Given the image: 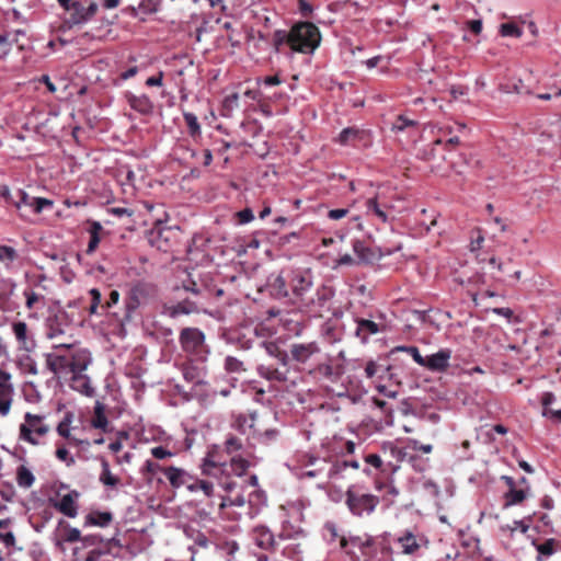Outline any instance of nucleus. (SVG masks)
<instances>
[{
  "instance_id": "1",
  "label": "nucleus",
  "mask_w": 561,
  "mask_h": 561,
  "mask_svg": "<svg viewBox=\"0 0 561 561\" xmlns=\"http://www.w3.org/2000/svg\"><path fill=\"white\" fill-rule=\"evenodd\" d=\"M46 369L57 379L68 382V386L82 396L92 398L95 389L91 378L87 375L93 363L88 348L77 347L73 344H54L53 352L44 354Z\"/></svg>"
},
{
  "instance_id": "2",
  "label": "nucleus",
  "mask_w": 561,
  "mask_h": 561,
  "mask_svg": "<svg viewBox=\"0 0 561 561\" xmlns=\"http://www.w3.org/2000/svg\"><path fill=\"white\" fill-rule=\"evenodd\" d=\"M249 467L250 462L241 456H232L230 461L224 460L217 445L208 449L199 465L202 474L216 479L218 485L229 493L239 488L234 478L242 477Z\"/></svg>"
},
{
  "instance_id": "3",
  "label": "nucleus",
  "mask_w": 561,
  "mask_h": 561,
  "mask_svg": "<svg viewBox=\"0 0 561 561\" xmlns=\"http://www.w3.org/2000/svg\"><path fill=\"white\" fill-rule=\"evenodd\" d=\"M312 286L313 273L310 268H287L268 278V289L274 298H289L296 304L309 294Z\"/></svg>"
},
{
  "instance_id": "4",
  "label": "nucleus",
  "mask_w": 561,
  "mask_h": 561,
  "mask_svg": "<svg viewBox=\"0 0 561 561\" xmlns=\"http://www.w3.org/2000/svg\"><path fill=\"white\" fill-rule=\"evenodd\" d=\"M320 42V31L311 22L297 23L289 31L276 30L272 35V45L275 53H279L282 47L287 45L293 51L313 54Z\"/></svg>"
},
{
  "instance_id": "5",
  "label": "nucleus",
  "mask_w": 561,
  "mask_h": 561,
  "mask_svg": "<svg viewBox=\"0 0 561 561\" xmlns=\"http://www.w3.org/2000/svg\"><path fill=\"white\" fill-rule=\"evenodd\" d=\"M379 497L365 490L364 486L352 484L345 492V505L355 517L371 515L379 505Z\"/></svg>"
},
{
  "instance_id": "6",
  "label": "nucleus",
  "mask_w": 561,
  "mask_h": 561,
  "mask_svg": "<svg viewBox=\"0 0 561 561\" xmlns=\"http://www.w3.org/2000/svg\"><path fill=\"white\" fill-rule=\"evenodd\" d=\"M158 290L153 284L139 282L135 284L130 290L128 291L127 297L125 298V312L123 317H118L116 313L114 316L117 318V321L123 327L126 323L130 322L136 310L150 302L152 299L157 297Z\"/></svg>"
},
{
  "instance_id": "7",
  "label": "nucleus",
  "mask_w": 561,
  "mask_h": 561,
  "mask_svg": "<svg viewBox=\"0 0 561 561\" xmlns=\"http://www.w3.org/2000/svg\"><path fill=\"white\" fill-rule=\"evenodd\" d=\"M335 296L333 287L322 284L317 287L312 296L308 294L297 304L299 308L310 317H322L331 309V301Z\"/></svg>"
},
{
  "instance_id": "8",
  "label": "nucleus",
  "mask_w": 561,
  "mask_h": 561,
  "mask_svg": "<svg viewBox=\"0 0 561 561\" xmlns=\"http://www.w3.org/2000/svg\"><path fill=\"white\" fill-rule=\"evenodd\" d=\"M49 425L45 422V415L26 412L24 421L19 426V440L32 446L42 444L41 438L49 433Z\"/></svg>"
},
{
  "instance_id": "9",
  "label": "nucleus",
  "mask_w": 561,
  "mask_h": 561,
  "mask_svg": "<svg viewBox=\"0 0 561 561\" xmlns=\"http://www.w3.org/2000/svg\"><path fill=\"white\" fill-rule=\"evenodd\" d=\"M58 3L68 13L67 23L71 26L88 23L99 9L94 0H58Z\"/></svg>"
},
{
  "instance_id": "10",
  "label": "nucleus",
  "mask_w": 561,
  "mask_h": 561,
  "mask_svg": "<svg viewBox=\"0 0 561 561\" xmlns=\"http://www.w3.org/2000/svg\"><path fill=\"white\" fill-rule=\"evenodd\" d=\"M374 537L367 534L362 536L341 537V550L353 561H371V547Z\"/></svg>"
},
{
  "instance_id": "11",
  "label": "nucleus",
  "mask_w": 561,
  "mask_h": 561,
  "mask_svg": "<svg viewBox=\"0 0 561 561\" xmlns=\"http://www.w3.org/2000/svg\"><path fill=\"white\" fill-rule=\"evenodd\" d=\"M179 342L185 353L195 356L199 360H205L209 353L205 345V334L197 328L181 330Z\"/></svg>"
},
{
  "instance_id": "12",
  "label": "nucleus",
  "mask_w": 561,
  "mask_h": 561,
  "mask_svg": "<svg viewBox=\"0 0 561 561\" xmlns=\"http://www.w3.org/2000/svg\"><path fill=\"white\" fill-rule=\"evenodd\" d=\"M69 314L62 309L51 310L45 319V334L48 340L64 335L70 327Z\"/></svg>"
},
{
  "instance_id": "13",
  "label": "nucleus",
  "mask_w": 561,
  "mask_h": 561,
  "mask_svg": "<svg viewBox=\"0 0 561 561\" xmlns=\"http://www.w3.org/2000/svg\"><path fill=\"white\" fill-rule=\"evenodd\" d=\"M12 333L16 340L20 351L32 353L37 347L34 333L30 330L26 322L16 320L11 323Z\"/></svg>"
},
{
  "instance_id": "14",
  "label": "nucleus",
  "mask_w": 561,
  "mask_h": 561,
  "mask_svg": "<svg viewBox=\"0 0 561 561\" xmlns=\"http://www.w3.org/2000/svg\"><path fill=\"white\" fill-rule=\"evenodd\" d=\"M394 542L401 553L407 556H416L422 548L427 546V539L423 535H415L410 530H405L401 536L397 537Z\"/></svg>"
},
{
  "instance_id": "15",
  "label": "nucleus",
  "mask_w": 561,
  "mask_h": 561,
  "mask_svg": "<svg viewBox=\"0 0 561 561\" xmlns=\"http://www.w3.org/2000/svg\"><path fill=\"white\" fill-rule=\"evenodd\" d=\"M320 352L321 348L314 341L308 343H293L290 345L289 359H293L298 364L306 365L316 355L320 354Z\"/></svg>"
},
{
  "instance_id": "16",
  "label": "nucleus",
  "mask_w": 561,
  "mask_h": 561,
  "mask_svg": "<svg viewBox=\"0 0 561 561\" xmlns=\"http://www.w3.org/2000/svg\"><path fill=\"white\" fill-rule=\"evenodd\" d=\"M16 196L15 207L18 210H21L23 207H28L34 214H41L45 208H51L54 205L51 199L30 196L23 190H19Z\"/></svg>"
},
{
  "instance_id": "17",
  "label": "nucleus",
  "mask_w": 561,
  "mask_h": 561,
  "mask_svg": "<svg viewBox=\"0 0 561 561\" xmlns=\"http://www.w3.org/2000/svg\"><path fill=\"white\" fill-rule=\"evenodd\" d=\"M327 467L328 461L325 459H320L314 456H307V461L301 467L297 476L300 479L327 477Z\"/></svg>"
},
{
  "instance_id": "18",
  "label": "nucleus",
  "mask_w": 561,
  "mask_h": 561,
  "mask_svg": "<svg viewBox=\"0 0 561 561\" xmlns=\"http://www.w3.org/2000/svg\"><path fill=\"white\" fill-rule=\"evenodd\" d=\"M383 450L385 453L389 451L390 456L396 460V463L391 461L387 463L392 473L399 469L400 463H408V461L411 460L412 450L408 440L404 446H397L392 443H387L383 445Z\"/></svg>"
},
{
  "instance_id": "19",
  "label": "nucleus",
  "mask_w": 561,
  "mask_h": 561,
  "mask_svg": "<svg viewBox=\"0 0 561 561\" xmlns=\"http://www.w3.org/2000/svg\"><path fill=\"white\" fill-rule=\"evenodd\" d=\"M337 141L343 146L358 144L367 146L370 142V133L357 127H346L340 133Z\"/></svg>"
},
{
  "instance_id": "20",
  "label": "nucleus",
  "mask_w": 561,
  "mask_h": 561,
  "mask_svg": "<svg viewBox=\"0 0 561 561\" xmlns=\"http://www.w3.org/2000/svg\"><path fill=\"white\" fill-rule=\"evenodd\" d=\"M80 493L76 490L61 496V499L54 504V507L69 518H75L78 515V499Z\"/></svg>"
},
{
  "instance_id": "21",
  "label": "nucleus",
  "mask_w": 561,
  "mask_h": 561,
  "mask_svg": "<svg viewBox=\"0 0 561 561\" xmlns=\"http://www.w3.org/2000/svg\"><path fill=\"white\" fill-rule=\"evenodd\" d=\"M450 358L451 351L449 348H440L438 352L426 356L424 367L431 371L443 373L449 367Z\"/></svg>"
},
{
  "instance_id": "22",
  "label": "nucleus",
  "mask_w": 561,
  "mask_h": 561,
  "mask_svg": "<svg viewBox=\"0 0 561 561\" xmlns=\"http://www.w3.org/2000/svg\"><path fill=\"white\" fill-rule=\"evenodd\" d=\"M163 474L168 479L170 485L174 489L186 486L188 490V485L193 479V476L190 472L174 466L165 467V469H163Z\"/></svg>"
},
{
  "instance_id": "23",
  "label": "nucleus",
  "mask_w": 561,
  "mask_h": 561,
  "mask_svg": "<svg viewBox=\"0 0 561 561\" xmlns=\"http://www.w3.org/2000/svg\"><path fill=\"white\" fill-rule=\"evenodd\" d=\"M198 311V307L195 301L184 299L174 305H163L161 313L169 318H178L180 316H187Z\"/></svg>"
},
{
  "instance_id": "24",
  "label": "nucleus",
  "mask_w": 561,
  "mask_h": 561,
  "mask_svg": "<svg viewBox=\"0 0 561 561\" xmlns=\"http://www.w3.org/2000/svg\"><path fill=\"white\" fill-rule=\"evenodd\" d=\"M371 561H392L393 549L387 537H374Z\"/></svg>"
},
{
  "instance_id": "25",
  "label": "nucleus",
  "mask_w": 561,
  "mask_h": 561,
  "mask_svg": "<svg viewBox=\"0 0 561 561\" xmlns=\"http://www.w3.org/2000/svg\"><path fill=\"white\" fill-rule=\"evenodd\" d=\"M253 542L263 550H274L276 540L274 534L265 526H256L252 530Z\"/></svg>"
},
{
  "instance_id": "26",
  "label": "nucleus",
  "mask_w": 561,
  "mask_h": 561,
  "mask_svg": "<svg viewBox=\"0 0 561 561\" xmlns=\"http://www.w3.org/2000/svg\"><path fill=\"white\" fill-rule=\"evenodd\" d=\"M366 215L382 222L389 221V207L387 204L379 203L377 196L367 198L365 202Z\"/></svg>"
},
{
  "instance_id": "27",
  "label": "nucleus",
  "mask_w": 561,
  "mask_h": 561,
  "mask_svg": "<svg viewBox=\"0 0 561 561\" xmlns=\"http://www.w3.org/2000/svg\"><path fill=\"white\" fill-rule=\"evenodd\" d=\"M128 105L141 115H150L153 113V102L146 94L136 95L133 93L126 94Z\"/></svg>"
},
{
  "instance_id": "28",
  "label": "nucleus",
  "mask_w": 561,
  "mask_h": 561,
  "mask_svg": "<svg viewBox=\"0 0 561 561\" xmlns=\"http://www.w3.org/2000/svg\"><path fill=\"white\" fill-rule=\"evenodd\" d=\"M81 539V531L71 527L67 522L60 519L58 522V534L56 539V546H61L64 542H77Z\"/></svg>"
},
{
  "instance_id": "29",
  "label": "nucleus",
  "mask_w": 561,
  "mask_h": 561,
  "mask_svg": "<svg viewBox=\"0 0 561 561\" xmlns=\"http://www.w3.org/2000/svg\"><path fill=\"white\" fill-rule=\"evenodd\" d=\"M257 375L268 381L286 382L288 380V369L275 368L271 365L261 364L256 367Z\"/></svg>"
},
{
  "instance_id": "30",
  "label": "nucleus",
  "mask_w": 561,
  "mask_h": 561,
  "mask_svg": "<svg viewBox=\"0 0 561 561\" xmlns=\"http://www.w3.org/2000/svg\"><path fill=\"white\" fill-rule=\"evenodd\" d=\"M355 322L357 324L355 335L362 341V343H367L371 335L380 332L379 325L371 320L357 318Z\"/></svg>"
},
{
  "instance_id": "31",
  "label": "nucleus",
  "mask_w": 561,
  "mask_h": 561,
  "mask_svg": "<svg viewBox=\"0 0 561 561\" xmlns=\"http://www.w3.org/2000/svg\"><path fill=\"white\" fill-rule=\"evenodd\" d=\"M352 248H353L355 255L358 259L357 263H359V264L360 263L369 264V263H373L377 259L375 251L371 248H369L368 245H366V243L362 240H354L352 243Z\"/></svg>"
},
{
  "instance_id": "32",
  "label": "nucleus",
  "mask_w": 561,
  "mask_h": 561,
  "mask_svg": "<svg viewBox=\"0 0 561 561\" xmlns=\"http://www.w3.org/2000/svg\"><path fill=\"white\" fill-rule=\"evenodd\" d=\"M113 520L111 512L92 511L85 516L87 526L107 527Z\"/></svg>"
},
{
  "instance_id": "33",
  "label": "nucleus",
  "mask_w": 561,
  "mask_h": 561,
  "mask_svg": "<svg viewBox=\"0 0 561 561\" xmlns=\"http://www.w3.org/2000/svg\"><path fill=\"white\" fill-rule=\"evenodd\" d=\"M262 346L266 354L276 358L283 367H287L289 354L286 351L280 350L275 342H263Z\"/></svg>"
},
{
  "instance_id": "34",
  "label": "nucleus",
  "mask_w": 561,
  "mask_h": 561,
  "mask_svg": "<svg viewBox=\"0 0 561 561\" xmlns=\"http://www.w3.org/2000/svg\"><path fill=\"white\" fill-rule=\"evenodd\" d=\"M190 492H203V494L207 497H211L215 494L214 483L208 480H203L193 477L191 484L188 485Z\"/></svg>"
},
{
  "instance_id": "35",
  "label": "nucleus",
  "mask_w": 561,
  "mask_h": 561,
  "mask_svg": "<svg viewBox=\"0 0 561 561\" xmlns=\"http://www.w3.org/2000/svg\"><path fill=\"white\" fill-rule=\"evenodd\" d=\"M91 425L94 428H99V430H102L104 432L107 430L108 420H107V417L105 415V408H104V405L100 401L95 402V405H94V416H93V419L91 421Z\"/></svg>"
},
{
  "instance_id": "36",
  "label": "nucleus",
  "mask_w": 561,
  "mask_h": 561,
  "mask_svg": "<svg viewBox=\"0 0 561 561\" xmlns=\"http://www.w3.org/2000/svg\"><path fill=\"white\" fill-rule=\"evenodd\" d=\"M101 467H102V471L100 473V482L106 486H111V488H115L118 485L119 483V479L112 474L111 472V469H110V463L106 459L102 458L101 459Z\"/></svg>"
},
{
  "instance_id": "37",
  "label": "nucleus",
  "mask_w": 561,
  "mask_h": 561,
  "mask_svg": "<svg viewBox=\"0 0 561 561\" xmlns=\"http://www.w3.org/2000/svg\"><path fill=\"white\" fill-rule=\"evenodd\" d=\"M506 483L510 485V491L506 494V503L507 505H516L523 502L526 497L524 490H516L514 488V480L511 477H504Z\"/></svg>"
},
{
  "instance_id": "38",
  "label": "nucleus",
  "mask_w": 561,
  "mask_h": 561,
  "mask_svg": "<svg viewBox=\"0 0 561 561\" xmlns=\"http://www.w3.org/2000/svg\"><path fill=\"white\" fill-rule=\"evenodd\" d=\"M35 482L33 472L25 466H20L16 469V483L20 488L28 489Z\"/></svg>"
},
{
  "instance_id": "39",
  "label": "nucleus",
  "mask_w": 561,
  "mask_h": 561,
  "mask_svg": "<svg viewBox=\"0 0 561 561\" xmlns=\"http://www.w3.org/2000/svg\"><path fill=\"white\" fill-rule=\"evenodd\" d=\"M102 231V225L99 221H93L89 229L90 241L88 243L87 253H92L95 251L100 243V232Z\"/></svg>"
},
{
  "instance_id": "40",
  "label": "nucleus",
  "mask_w": 561,
  "mask_h": 561,
  "mask_svg": "<svg viewBox=\"0 0 561 561\" xmlns=\"http://www.w3.org/2000/svg\"><path fill=\"white\" fill-rule=\"evenodd\" d=\"M536 550L538 552L537 561H543L556 552V540L548 539L542 543H538L536 545Z\"/></svg>"
},
{
  "instance_id": "41",
  "label": "nucleus",
  "mask_w": 561,
  "mask_h": 561,
  "mask_svg": "<svg viewBox=\"0 0 561 561\" xmlns=\"http://www.w3.org/2000/svg\"><path fill=\"white\" fill-rule=\"evenodd\" d=\"M14 389L0 390V415L7 416L10 413L13 401Z\"/></svg>"
},
{
  "instance_id": "42",
  "label": "nucleus",
  "mask_w": 561,
  "mask_h": 561,
  "mask_svg": "<svg viewBox=\"0 0 561 561\" xmlns=\"http://www.w3.org/2000/svg\"><path fill=\"white\" fill-rule=\"evenodd\" d=\"M18 252L9 245H0V261L8 270L12 268L13 262L18 259Z\"/></svg>"
},
{
  "instance_id": "43",
  "label": "nucleus",
  "mask_w": 561,
  "mask_h": 561,
  "mask_svg": "<svg viewBox=\"0 0 561 561\" xmlns=\"http://www.w3.org/2000/svg\"><path fill=\"white\" fill-rule=\"evenodd\" d=\"M347 469L346 460H336L332 463L328 462L327 477L329 479H339L343 477V472Z\"/></svg>"
},
{
  "instance_id": "44",
  "label": "nucleus",
  "mask_w": 561,
  "mask_h": 561,
  "mask_svg": "<svg viewBox=\"0 0 561 561\" xmlns=\"http://www.w3.org/2000/svg\"><path fill=\"white\" fill-rule=\"evenodd\" d=\"M183 117L186 123L190 136L193 138L201 136V125L198 123L197 116L194 113L184 112Z\"/></svg>"
},
{
  "instance_id": "45",
  "label": "nucleus",
  "mask_w": 561,
  "mask_h": 561,
  "mask_svg": "<svg viewBox=\"0 0 561 561\" xmlns=\"http://www.w3.org/2000/svg\"><path fill=\"white\" fill-rule=\"evenodd\" d=\"M190 537L192 538L193 540V545L188 547V549L195 553L196 552V547L198 548H207L210 543L209 539L207 538V536L198 530H192L191 533H188Z\"/></svg>"
},
{
  "instance_id": "46",
  "label": "nucleus",
  "mask_w": 561,
  "mask_h": 561,
  "mask_svg": "<svg viewBox=\"0 0 561 561\" xmlns=\"http://www.w3.org/2000/svg\"><path fill=\"white\" fill-rule=\"evenodd\" d=\"M243 444L240 438L229 435L224 443V451L229 456H236L234 454L240 451Z\"/></svg>"
},
{
  "instance_id": "47",
  "label": "nucleus",
  "mask_w": 561,
  "mask_h": 561,
  "mask_svg": "<svg viewBox=\"0 0 561 561\" xmlns=\"http://www.w3.org/2000/svg\"><path fill=\"white\" fill-rule=\"evenodd\" d=\"M322 535H323V538L328 541V542H333L335 541L336 539H339L341 541V535L339 533V528L336 526L335 523L333 522H327L324 525H323V528H322Z\"/></svg>"
},
{
  "instance_id": "48",
  "label": "nucleus",
  "mask_w": 561,
  "mask_h": 561,
  "mask_svg": "<svg viewBox=\"0 0 561 561\" xmlns=\"http://www.w3.org/2000/svg\"><path fill=\"white\" fill-rule=\"evenodd\" d=\"M71 415L67 414L60 422L59 424L57 425V433L59 436L66 438L69 440V443L71 442V438H73V436H71Z\"/></svg>"
},
{
  "instance_id": "49",
  "label": "nucleus",
  "mask_w": 561,
  "mask_h": 561,
  "mask_svg": "<svg viewBox=\"0 0 561 561\" xmlns=\"http://www.w3.org/2000/svg\"><path fill=\"white\" fill-rule=\"evenodd\" d=\"M224 367L228 373H243L245 367L242 360L234 356H227L225 358Z\"/></svg>"
},
{
  "instance_id": "50",
  "label": "nucleus",
  "mask_w": 561,
  "mask_h": 561,
  "mask_svg": "<svg viewBox=\"0 0 561 561\" xmlns=\"http://www.w3.org/2000/svg\"><path fill=\"white\" fill-rule=\"evenodd\" d=\"M500 34L504 37L519 38L523 35V31L515 23H503L500 26Z\"/></svg>"
},
{
  "instance_id": "51",
  "label": "nucleus",
  "mask_w": 561,
  "mask_h": 561,
  "mask_svg": "<svg viewBox=\"0 0 561 561\" xmlns=\"http://www.w3.org/2000/svg\"><path fill=\"white\" fill-rule=\"evenodd\" d=\"M255 416H256V413H250V414H239L237 417H236V426L239 431L241 432H245V426H249L250 428L253 427L254 425V420H255Z\"/></svg>"
},
{
  "instance_id": "52",
  "label": "nucleus",
  "mask_w": 561,
  "mask_h": 561,
  "mask_svg": "<svg viewBox=\"0 0 561 561\" xmlns=\"http://www.w3.org/2000/svg\"><path fill=\"white\" fill-rule=\"evenodd\" d=\"M364 460L367 465L374 467L375 469L381 472H387L389 470L387 463H385L381 457L377 454H369L365 456Z\"/></svg>"
},
{
  "instance_id": "53",
  "label": "nucleus",
  "mask_w": 561,
  "mask_h": 561,
  "mask_svg": "<svg viewBox=\"0 0 561 561\" xmlns=\"http://www.w3.org/2000/svg\"><path fill=\"white\" fill-rule=\"evenodd\" d=\"M24 397L27 402H38L42 397L33 381H28L24 386Z\"/></svg>"
},
{
  "instance_id": "54",
  "label": "nucleus",
  "mask_w": 561,
  "mask_h": 561,
  "mask_svg": "<svg viewBox=\"0 0 561 561\" xmlns=\"http://www.w3.org/2000/svg\"><path fill=\"white\" fill-rule=\"evenodd\" d=\"M244 504H245L244 495L242 493H238L234 496H231V495L222 496L220 506L221 507H226V506L242 507V506H244Z\"/></svg>"
},
{
  "instance_id": "55",
  "label": "nucleus",
  "mask_w": 561,
  "mask_h": 561,
  "mask_svg": "<svg viewBox=\"0 0 561 561\" xmlns=\"http://www.w3.org/2000/svg\"><path fill=\"white\" fill-rule=\"evenodd\" d=\"M55 456L58 460L65 462L67 467H71L76 463L75 457L69 454L64 445L56 448Z\"/></svg>"
},
{
  "instance_id": "56",
  "label": "nucleus",
  "mask_w": 561,
  "mask_h": 561,
  "mask_svg": "<svg viewBox=\"0 0 561 561\" xmlns=\"http://www.w3.org/2000/svg\"><path fill=\"white\" fill-rule=\"evenodd\" d=\"M89 295L91 296V305L89 307L90 314H96L98 310L101 306L102 295L98 288H91L89 290Z\"/></svg>"
},
{
  "instance_id": "57",
  "label": "nucleus",
  "mask_w": 561,
  "mask_h": 561,
  "mask_svg": "<svg viewBox=\"0 0 561 561\" xmlns=\"http://www.w3.org/2000/svg\"><path fill=\"white\" fill-rule=\"evenodd\" d=\"M21 367L24 373L30 375H37L38 374V366L36 360L31 356H25L21 359Z\"/></svg>"
},
{
  "instance_id": "58",
  "label": "nucleus",
  "mask_w": 561,
  "mask_h": 561,
  "mask_svg": "<svg viewBox=\"0 0 561 561\" xmlns=\"http://www.w3.org/2000/svg\"><path fill=\"white\" fill-rule=\"evenodd\" d=\"M183 288L195 296L203 294V287L197 284L192 274L187 275V279L183 280Z\"/></svg>"
},
{
  "instance_id": "59",
  "label": "nucleus",
  "mask_w": 561,
  "mask_h": 561,
  "mask_svg": "<svg viewBox=\"0 0 561 561\" xmlns=\"http://www.w3.org/2000/svg\"><path fill=\"white\" fill-rule=\"evenodd\" d=\"M163 469H165V467H162L158 462H154V461L148 459V460L145 461V463H144V466H142L140 471H141L142 474L153 476L157 472H163Z\"/></svg>"
},
{
  "instance_id": "60",
  "label": "nucleus",
  "mask_w": 561,
  "mask_h": 561,
  "mask_svg": "<svg viewBox=\"0 0 561 561\" xmlns=\"http://www.w3.org/2000/svg\"><path fill=\"white\" fill-rule=\"evenodd\" d=\"M415 125H416L415 121L410 119L403 115H399L392 125V129L397 130V131H402L405 128H408L410 126H415Z\"/></svg>"
},
{
  "instance_id": "61",
  "label": "nucleus",
  "mask_w": 561,
  "mask_h": 561,
  "mask_svg": "<svg viewBox=\"0 0 561 561\" xmlns=\"http://www.w3.org/2000/svg\"><path fill=\"white\" fill-rule=\"evenodd\" d=\"M24 296L26 299L25 305H26L27 309H33L37 302L44 300L43 295H39L33 290H25Z\"/></svg>"
},
{
  "instance_id": "62",
  "label": "nucleus",
  "mask_w": 561,
  "mask_h": 561,
  "mask_svg": "<svg viewBox=\"0 0 561 561\" xmlns=\"http://www.w3.org/2000/svg\"><path fill=\"white\" fill-rule=\"evenodd\" d=\"M150 454L156 459H165L173 457L175 454L163 446H154L150 449Z\"/></svg>"
},
{
  "instance_id": "63",
  "label": "nucleus",
  "mask_w": 561,
  "mask_h": 561,
  "mask_svg": "<svg viewBox=\"0 0 561 561\" xmlns=\"http://www.w3.org/2000/svg\"><path fill=\"white\" fill-rule=\"evenodd\" d=\"M411 450L416 454V451H422L424 454H430L433 450V446L431 444H421L416 439L409 438L408 439Z\"/></svg>"
},
{
  "instance_id": "64",
  "label": "nucleus",
  "mask_w": 561,
  "mask_h": 561,
  "mask_svg": "<svg viewBox=\"0 0 561 561\" xmlns=\"http://www.w3.org/2000/svg\"><path fill=\"white\" fill-rule=\"evenodd\" d=\"M159 2L157 0H141L139 9L145 13H154L158 11Z\"/></svg>"
}]
</instances>
